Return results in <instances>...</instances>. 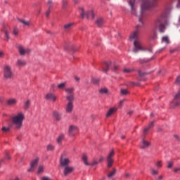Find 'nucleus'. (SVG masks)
<instances>
[{"mask_svg": "<svg viewBox=\"0 0 180 180\" xmlns=\"http://www.w3.org/2000/svg\"><path fill=\"white\" fill-rule=\"evenodd\" d=\"M54 148H56V147H54L53 145L51 144H49L46 147V150L47 151H53V150H54Z\"/></svg>", "mask_w": 180, "mask_h": 180, "instance_id": "obj_38", "label": "nucleus"}, {"mask_svg": "<svg viewBox=\"0 0 180 180\" xmlns=\"http://www.w3.org/2000/svg\"><path fill=\"white\" fill-rule=\"evenodd\" d=\"M18 49L20 56H25V54H29V53H30V49H25V48H23L22 46H18Z\"/></svg>", "mask_w": 180, "mask_h": 180, "instance_id": "obj_14", "label": "nucleus"}, {"mask_svg": "<svg viewBox=\"0 0 180 180\" xmlns=\"http://www.w3.org/2000/svg\"><path fill=\"white\" fill-rule=\"evenodd\" d=\"M129 4L131 6L132 15H136V6L134 5V1L130 0L129 1Z\"/></svg>", "mask_w": 180, "mask_h": 180, "instance_id": "obj_23", "label": "nucleus"}, {"mask_svg": "<svg viewBox=\"0 0 180 180\" xmlns=\"http://www.w3.org/2000/svg\"><path fill=\"white\" fill-rule=\"evenodd\" d=\"M125 176H126V178H130L131 174L129 173H127V174H125Z\"/></svg>", "mask_w": 180, "mask_h": 180, "instance_id": "obj_57", "label": "nucleus"}, {"mask_svg": "<svg viewBox=\"0 0 180 180\" xmlns=\"http://www.w3.org/2000/svg\"><path fill=\"white\" fill-rule=\"evenodd\" d=\"M44 165H39L38 167L37 174H43L44 172Z\"/></svg>", "mask_w": 180, "mask_h": 180, "instance_id": "obj_30", "label": "nucleus"}, {"mask_svg": "<svg viewBox=\"0 0 180 180\" xmlns=\"http://www.w3.org/2000/svg\"><path fill=\"white\" fill-rule=\"evenodd\" d=\"M71 162V160L68 158H64L63 156L60 157V164L61 167H67L70 165V163Z\"/></svg>", "mask_w": 180, "mask_h": 180, "instance_id": "obj_11", "label": "nucleus"}, {"mask_svg": "<svg viewBox=\"0 0 180 180\" xmlns=\"http://www.w3.org/2000/svg\"><path fill=\"white\" fill-rule=\"evenodd\" d=\"M77 133H78V127L75 125H70L68 129L69 136H70V137H74Z\"/></svg>", "mask_w": 180, "mask_h": 180, "instance_id": "obj_10", "label": "nucleus"}, {"mask_svg": "<svg viewBox=\"0 0 180 180\" xmlns=\"http://www.w3.org/2000/svg\"><path fill=\"white\" fill-rule=\"evenodd\" d=\"M75 169V168L72 166H69V165L65 166L63 174L65 176H67V175H69V174L74 172Z\"/></svg>", "mask_w": 180, "mask_h": 180, "instance_id": "obj_13", "label": "nucleus"}, {"mask_svg": "<svg viewBox=\"0 0 180 180\" xmlns=\"http://www.w3.org/2000/svg\"><path fill=\"white\" fill-rule=\"evenodd\" d=\"M174 167V161H168L167 162V168L171 169Z\"/></svg>", "mask_w": 180, "mask_h": 180, "instance_id": "obj_40", "label": "nucleus"}, {"mask_svg": "<svg viewBox=\"0 0 180 180\" xmlns=\"http://www.w3.org/2000/svg\"><path fill=\"white\" fill-rule=\"evenodd\" d=\"M6 158L7 160H11V156H9V155L8 153L6 154Z\"/></svg>", "mask_w": 180, "mask_h": 180, "instance_id": "obj_56", "label": "nucleus"}, {"mask_svg": "<svg viewBox=\"0 0 180 180\" xmlns=\"http://www.w3.org/2000/svg\"><path fill=\"white\" fill-rule=\"evenodd\" d=\"M6 103L8 106H15V105L18 103V100H16V98H11L6 100Z\"/></svg>", "mask_w": 180, "mask_h": 180, "instance_id": "obj_19", "label": "nucleus"}, {"mask_svg": "<svg viewBox=\"0 0 180 180\" xmlns=\"http://www.w3.org/2000/svg\"><path fill=\"white\" fill-rule=\"evenodd\" d=\"M75 81L79 82V77H78L77 76L75 77Z\"/></svg>", "mask_w": 180, "mask_h": 180, "instance_id": "obj_60", "label": "nucleus"}, {"mask_svg": "<svg viewBox=\"0 0 180 180\" xmlns=\"http://www.w3.org/2000/svg\"><path fill=\"white\" fill-rule=\"evenodd\" d=\"M164 178V176H162V175H160L157 179L156 180H162Z\"/></svg>", "mask_w": 180, "mask_h": 180, "instance_id": "obj_52", "label": "nucleus"}, {"mask_svg": "<svg viewBox=\"0 0 180 180\" xmlns=\"http://www.w3.org/2000/svg\"><path fill=\"white\" fill-rule=\"evenodd\" d=\"M50 9L49 8V10L46 12V13H45V15H46V17H48L49 16V15H50Z\"/></svg>", "mask_w": 180, "mask_h": 180, "instance_id": "obj_54", "label": "nucleus"}, {"mask_svg": "<svg viewBox=\"0 0 180 180\" xmlns=\"http://www.w3.org/2000/svg\"><path fill=\"white\" fill-rule=\"evenodd\" d=\"M150 174L153 176H155V175H158V174H160V172H158V169H154V167H151L150 168Z\"/></svg>", "mask_w": 180, "mask_h": 180, "instance_id": "obj_29", "label": "nucleus"}, {"mask_svg": "<svg viewBox=\"0 0 180 180\" xmlns=\"http://www.w3.org/2000/svg\"><path fill=\"white\" fill-rule=\"evenodd\" d=\"M180 105V90L174 96V106H179Z\"/></svg>", "mask_w": 180, "mask_h": 180, "instance_id": "obj_20", "label": "nucleus"}, {"mask_svg": "<svg viewBox=\"0 0 180 180\" xmlns=\"http://www.w3.org/2000/svg\"><path fill=\"white\" fill-rule=\"evenodd\" d=\"M117 110V108H110L107 114H106V117H110V116H112V115H113V113H115V112H116Z\"/></svg>", "mask_w": 180, "mask_h": 180, "instance_id": "obj_25", "label": "nucleus"}, {"mask_svg": "<svg viewBox=\"0 0 180 180\" xmlns=\"http://www.w3.org/2000/svg\"><path fill=\"white\" fill-rule=\"evenodd\" d=\"M161 161H158L155 164L157 168H161L162 167V164Z\"/></svg>", "mask_w": 180, "mask_h": 180, "instance_id": "obj_45", "label": "nucleus"}, {"mask_svg": "<svg viewBox=\"0 0 180 180\" xmlns=\"http://www.w3.org/2000/svg\"><path fill=\"white\" fill-rule=\"evenodd\" d=\"M66 99L67 101H68V102H70L71 103H74V99H75L74 94H68L66 96Z\"/></svg>", "mask_w": 180, "mask_h": 180, "instance_id": "obj_28", "label": "nucleus"}, {"mask_svg": "<svg viewBox=\"0 0 180 180\" xmlns=\"http://www.w3.org/2000/svg\"><path fill=\"white\" fill-rule=\"evenodd\" d=\"M103 23H105V20L102 18H99L96 20V25H98V27L103 26Z\"/></svg>", "mask_w": 180, "mask_h": 180, "instance_id": "obj_26", "label": "nucleus"}, {"mask_svg": "<svg viewBox=\"0 0 180 180\" xmlns=\"http://www.w3.org/2000/svg\"><path fill=\"white\" fill-rule=\"evenodd\" d=\"M154 123H155V122L153 121L152 122H150V124L147 127H146L143 129L144 134H147V132L148 131V130H150V129H153L154 127Z\"/></svg>", "mask_w": 180, "mask_h": 180, "instance_id": "obj_27", "label": "nucleus"}, {"mask_svg": "<svg viewBox=\"0 0 180 180\" xmlns=\"http://www.w3.org/2000/svg\"><path fill=\"white\" fill-rule=\"evenodd\" d=\"M174 172H180V167L174 168Z\"/></svg>", "mask_w": 180, "mask_h": 180, "instance_id": "obj_51", "label": "nucleus"}, {"mask_svg": "<svg viewBox=\"0 0 180 180\" xmlns=\"http://www.w3.org/2000/svg\"><path fill=\"white\" fill-rule=\"evenodd\" d=\"M0 57H4V52L0 50Z\"/></svg>", "mask_w": 180, "mask_h": 180, "instance_id": "obj_59", "label": "nucleus"}, {"mask_svg": "<svg viewBox=\"0 0 180 180\" xmlns=\"http://www.w3.org/2000/svg\"><path fill=\"white\" fill-rule=\"evenodd\" d=\"M121 95H129V91L127 89H121Z\"/></svg>", "mask_w": 180, "mask_h": 180, "instance_id": "obj_41", "label": "nucleus"}, {"mask_svg": "<svg viewBox=\"0 0 180 180\" xmlns=\"http://www.w3.org/2000/svg\"><path fill=\"white\" fill-rule=\"evenodd\" d=\"M140 16L141 18H139V22L141 25H138L136 26V30L134 31L130 34V37H129L130 41H134L133 52L139 53V51H146L147 53H153V49L145 48L144 46H143V44H141V41L139 38V37L140 36V30H139V28L142 27L143 25H144V22L143 21V19L144 18L143 11L141 12Z\"/></svg>", "mask_w": 180, "mask_h": 180, "instance_id": "obj_1", "label": "nucleus"}, {"mask_svg": "<svg viewBox=\"0 0 180 180\" xmlns=\"http://www.w3.org/2000/svg\"><path fill=\"white\" fill-rule=\"evenodd\" d=\"M157 6V0H142L141 11L151 9Z\"/></svg>", "mask_w": 180, "mask_h": 180, "instance_id": "obj_4", "label": "nucleus"}, {"mask_svg": "<svg viewBox=\"0 0 180 180\" xmlns=\"http://www.w3.org/2000/svg\"><path fill=\"white\" fill-rule=\"evenodd\" d=\"M109 91L106 88H102L99 89V93L103 95L104 94H108Z\"/></svg>", "mask_w": 180, "mask_h": 180, "instance_id": "obj_36", "label": "nucleus"}, {"mask_svg": "<svg viewBox=\"0 0 180 180\" xmlns=\"http://www.w3.org/2000/svg\"><path fill=\"white\" fill-rule=\"evenodd\" d=\"M11 123L16 130H20L23 126V120H25V114L18 112L17 115L11 117Z\"/></svg>", "mask_w": 180, "mask_h": 180, "instance_id": "obj_3", "label": "nucleus"}, {"mask_svg": "<svg viewBox=\"0 0 180 180\" xmlns=\"http://www.w3.org/2000/svg\"><path fill=\"white\" fill-rule=\"evenodd\" d=\"M65 5H67V1H63V6H65Z\"/></svg>", "mask_w": 180, "mask_h": 180, "instance_id": "obj_63", "label": "nucleus"}, {"mask_svg": "<svg viewBox=\"0 0 180 180\" xmlns=\"http://www.w3.org/2000/svg\"><path fill=\"white\" fill-rule=\"evenodd\" d=\"M174 138H176V140H180L179 136L178 135H174Z\"/></svg>", "mask_w": 180, "mask_h": 180, "instance_id": "obj_61", "label": "nucleus"}, {"mask_svg": "<svg viewBox=\"0 0 180 180\" xmlns=\"http://www.w3.org/2000/svg\"><path fill=\"white\" fill-rule=\"evenodd\" d=\"M65 137V136L64 135V134H61L60 135H59V136L57 139V143L58 144H61V141H63V140Z\"/></svg>", "mask_w": 180, "mask_h": 180, "instance_id": "obj_31", "label": "nucleus"}, {"mask_svg": "<svg viewBox=\"0 0 180 180\" xmlns=\"http://www.w3.org/2000/svg\"><path fill=\"white\" fill-rule=\"evenodd\" d=\"M52 115L53 117L55 119V120H56V122H60V120H61L62 114L60 112L53 110Z\"/></svg>", "mask_w": 180, "mask_h": 180, "instance_id": "obj_17", "label": "nucleus"}, {"mask_svg": "<svg viewBox=\"0 0 180 180\" xmlns=\"http://www.w3.org/2000/svg\"><path fill=\"white\" fill-rule=\"evenodd\" d=\"M151 146V143L144 139H142V142L141 144V148L142 150H146V148H148Z\"/></svg>", "mask_w": 180, "mask_h": 180, "instance_id": "obj_16", "label": "nucleus"}, {"mask_svg": "<svg viewBox=\"0 0 180 180\" xmlns=\"http://www.w3.org/2000/svg\"><path fill=\"white\" fill-rule=\"evenodd\" d=\"M45 98L47 101H52V102H56V101H57V96L51 93L46 94Z\"/></svg>", "mask_w": 180, "mask_h": 180, "instance_id": "obj_18", "label": "nucleus"}, {"mask_svg": "<svg viewBox=\"0 0 180 180\" xmlns=\"http://www.w3.org/2000/svg\"><path fill=\"white\" fill-rule=\"evenodd\" d=\"M17 67H25L26 65V60L18 59L16 62Z\"/></svg>", "mask_w": 180, "mask_h": 180, "instance_id": "obj_24", "label": "nucleus"}, {"mask_svg": "<svg viewBox=\"0 0 180 180\" xmlns=\"http://www.w3.org/2000/svg\"><path fill=\"white\" fill-rule=\"evenodd\" d=\"M175 84H177V85L180 84V76L176 79Z\"/></svg>", "mask_w": 180, "mask_h": 180, "instance_id": "obj_47", "label": "nucleus"}, {"mask_svg": "<svg viewBox=\"0 0 180 180\" xmlns=\"http://www.w3.org/2000/svg\"><path fill=\"white\" fill-rule=\"evenodd\" d=\"M82 159L84 165H90L91 167H94L99 164V162L95 160H94L91 163L88 162V156H86L85 154L82 155Z\"/></svg>", "mask_w": 180, "mask_h": 180, "instance_id": "obj_7", "label": "nucleus"}, {"mask_svg": "<svg viewBox=\"0 0 180 180\" xmlns=\"http://www.w3.org/2000/svg\"><path fill=\"white\" fill-rule=\"evenodd\" d=\"M133 71H134L133 69H124V72H125V74H130V72H133Z\"/></svg>", "mask_w": 180, "mask_h": 180, "instance_id": "obj_42", "label": "nucleus"}, {"mask_svg": "<svg viewBox=\"0 0 180 180\" xmlns=\"http://www.w3.org/2000/svg\"><path fill=\"white\" fill-rule=\"evenodd\" d=\"M74 110V103L68 102L65 107L66 113H72Z\"/></svg>", "mask_w": 180, "mask_h": 180, "instance_id": "obj_15", "label": "nucleus"}, {"mask_svg": "<svg viewBox=\"0 0 180 180\" xmlns=\"http://www.w3.org/2000/svg\"><path fill=\"white\" fill-rule=\"evenodd\" d=\"M5 36L6 37V39L8 40L9 39V32H8V30H5Z\"/></svg>", "mask_w": 180, "mask_h": 180, "instance_id": "obj_48", "label": "nucleus"}, {"mask_svg": "<svg viewBox=\"0 0 180 180\" xmlns=\"http://www.w3.org/2000/svg\"><path fill=\"white\" fill-rule=\"evenodd\" d=\"M11 180H20L19 178L16 177L15 179H11Z\"/></svg>", "mask_w": 180, "mask_h": 180, "instance_id": "obj_64", "label": "nucleus"}, {"mask_svg": "<svg viewBox=\"0 0 180 180\" xmlns=\"http://www.w3.org/2000/svg\"><path fill=\"white\" fill-rule=\"evenodd\" d=\"M18 33H19V32L18 31V30H16V29L13 30L14 36H18Z\"/></svg>", "mask_w": 180, "mask_h": 180, "instance_id": "obj_49", "label": "nucleus"}, {"mask_svg": "<svg viewBox=\"0 0 180 180\" xmlns=\"http://www.w3.org/2000/svg\"><path fill=\"white\" fill-rule=\"evenodd\" d=\"M116 169H112V172H110L108 174V178H112V176H115L116 175Z\"/></svg>", "mask_w": 180, "mask_h": 180, "instance_id": "obj_34", "label": "nucleus"}, {"mask_svg": "<svg viewBox=\"0 0 180 180\" xmlns=\"http://www.w3.org/2000/svg\"><path fill=\"white\" fill-rule=\"evenodd\" d=\"M65 86H67V82H63V83H60L59 84H58V88L59 89H65Z\"/></svg>", "mask_w": 180, "mask_h": 180, "instance_id": "obj_32", "label": "nucleus"}, {"mask_svg": "<svg viewBox=\"0 0 180 180\" xmlns=\"http://www.w3.org/2000/svg\"><path fill=\"white\" fill-rule=\"evenodd\" d=\"M20 23H22L25 26H30V21H25V20L18 19Z\"/></svg>", "mask_w": 180, "mask_h": 180, "instance_id": "obj_33", "label": "nucleus"}, {"mask_svg": "<svg viewBox=\"0 0 180 180\" xmlns=\"http://www.w3.org/2000/svg\"><path fill=\"white\" fill-rule=\"evenodd\" d=\"M104 158L103 157L101 156L98 160V162H102V161H103Z\"/></svg>", "mask_w": 180, "mask_h": 180, "instance_id": "obj_55", "label": "nucleus"}, {"mask_svg": "<svg viewBox=\"0 0 180 180\" xmlns=\"http://www.w3.org/2000/svg\"><path fill=\"white\" fill-rule=\"evenodd\" d=\"M148 61L150 60H146V61H144V60H140L139 62L141 63V64H144V63H148Z\"/></svg>", "mask_w": 180, "mask_h": 180, "instance_id": "obj_53", "label": "nucleus"}, {"mask_svg": "<svg viewBox=\"0 0 180 180\" xmlns=\"http://www.w3.org/2000/svg\"><path fill=\"white\" fill-rule=\"evenodd\" d=\"M124 101H126L125 99L121 100L120 101V106L122 107L123 105V103H124Z\"/></svg>", "mask_w": 180, "mask_h": 180, "instance_id": "obj_50", "label": "nucleus"}, {"mask_svg": "<svg viewBox=\"0 0 180 180\" xmlns=\"http://www.w3.org/2000/svg\"><path fill=\"white\" fill-rule=\"evenodd\" d=\"M1 130H2V131H4V133H8V131H9L10 129H9V127L6 128L5 127H3Z\"/></svg>", "mask_w": 180, "mask_h": 180, "instance_id": "obj_46", "label": "nucleus"}, {"mask_svg": "<svg viewBox=\"0 0 180 180\" xmlns=\"http://www.w3.org/2000/svg\"><path fill=\"white\" fill-rule=\"evenodd\" d=\"M99 79L98 78H95V77H93L91 79V82L94 84V85H98V84H99Z\"/></svg>", "mask_w": 180, "mask_h": 180, "instance_id": "obj_35", "label": "nucleus"}, {"mask_svg": "<svg viewBox=\"0 0 180 180\" xmlns=\"http://www.w3.org/2000/svg\"><path fill=\"white\" fill-rule=\"evenodd\" d=\"M80 11H82V13H80L81 17L82 18V19H84V18H85V16H86L87 19H89V18H92V19H94V18H95V14H94V11H90L89 12H87L85 14V12L84 11V8H80Z\"/></svg>", "mask_w": 180, "mask_h": 180, "instance_id": "obj_9", "label": "nucleus"}, {"mask_svg": "<svg viewBox=\"0 0 180 180\" xmlns=\"http://www.w3.org/2000/svg\"><path fill=\"white\" fill-rule=\"evenodd\" d=\"M177 8H180V0H178Z\"/></svg>", "mask_w": 180, "mask_h": 180, "instance_id": "obj_62", "label": "nucleus"}, {"mask_svg": "<svg viewBox=\"0 0 180 180\" xmlns=\"http://www.w3.org/2000/svg\"><path fill=\"white\" fill-rule=\"evenodd\" d=\"M138 74L139 75V77H144V75H148V72H141V70H139L138 71Z\"/></svg>", "mask_w": 180, "mask_h": 180, "instance_id": "obj_44", "label": "nucleus"}, {"mask_svg": "<svg viewBox=\"0 0 180 180\" xmlns=\"http://www.w3.org/2000/svg\"><path fill=\"white\" fill-rule=\"evenodd\" d=\"M113 157H115V151L111 150L108 155L107 156L108 168H110L112 167V165H113Z\"/></svg>", "mask_w": 180, "mask_h": 180, "instance_id": "obj_8", "label": "nucleus"}, {"mask_svg": "<svg viewBox=\"0 0 180 180\" xmlns=\"http://www.w3.org/2000/svg\"><path fill=\"white\" fill-rule=\"evenodd\" d=\"M103 71L104 72H108L109 70H112V71H117L119 70V66L115 63H112V61L104 62L102 65Z\"/></svg>", "mask_w": 180, "mask_h": 180, "instance_id": "obj_5", "label": "nucleus"}, {"mask_svg": "<svg viewBox=\"0 0 180 180\" xmlns=\"http://www.w3.org/2000/svg\"><path fill=\"white\" fill-rule=\"evenodd\" d=\"M39 164V158H36L35 160H32L31 162L30 168L28 169V172H33L34 171V169L37 167V165Z\"/></svg>", "mask_w": 180, "mask_h": 180, "instance_id": "obj_12", "label": "nucleus"}, {"mask_svg": "<svg viewBox=\"0 0 180 180\" xmlns=\"http://www.w3.org/2000/svg\"><path fill=\"white\" fill-rule=\"evenodd\" d=\"M65 92L67 94H69V95L72 94V92H74V88H70V89H65Z\"/></svg>", "mask_w": 180, "mask_h": 180, "instance_id": "obj_39", "label": "nucleus"}, {"mask_svg": "<svg viewBox=\"0 0 180 180\" xmlns=\"http://www.w3.org/2000/svg\"><path fill=\"white\" fill-rule=\"evenodd\" d=\"M48 6H49V9H51V8H53V1L52 0H48Z\"/></svg>", "mask_w": 180, "mask_h": 180, "instance_id": "obj_43", "label": "nucleus"}, {"mask_svg": "<svg viewBox=\"0 0 180 180\" xmlns=\"http://www.w3.org/2000/svg\"><path fill=\"white\" fill-rule=\"evenodd\" d=\"M168 25V20L167 19V15L162 14L157 18L155 20V27L158 29L160 33H164Z\"/></svg>", "mask_w": 180, "mask_h": 180, "instance_id": "obj_2", "label": "nucleus"}, {"mask_svg": "<svg viewBox=\"0 0 180 180\" xmlns=\"http://www.w3.org/2000/svg\"><path fill=\"white\" fill-rule=\"evenodd\" d=\"M29 108H30V100H27L24 105L25 109H29Z\"/></svg>", "mask_w": 180, "mask_h": 180, "instance_id": "obj_37", "label": "nucleus"}, {"mask_svg": "<svg viewBox=\"0 0 180 180\" xmlns=\"http://www.w3.org/2000/svg\"><path fill=\"white\" fill-rule=\"evenodd\" d=\"M175 51H176V49H171L170 50V53H171V54H172L173 53H175Z\"/></svg>", "mask_w": 180, "mask_h": 180, "instance_id": "obj_58", "label": "nucleus"}, {"mask_svg": "<svg viewBox=\"0 0 180 180\" xmlns=\"http://www.w3.org/2000/svg\"><path fill=\"white\" fill-rule=\"evenodd\" d=\"M4 77L6 79H13L15 78V74L12 70V67L9 65H5L4 67Z\"/></svg>", "mask_w": 180, "mask_h": 180, "instance_id": "obj_6", "label": "nucleus"}, {"mask_svg": "<svg viewBox=\"0 0 180 180\" xmlns=\"http://www.w3.org/2000/svg\"><path fill=\"white\" fill-rule=\"evenodd\" d=\"M73 26H74V22H68L64 25L63 29L65 32H70V30L72 29Z\"/></svg>", "mask_w": 180, "mask_h": 180, "instance_id": "obj_22", "label": "nucleus"}, {"mask_svg": "<svg viewBox=\"0 0 180 180\" xmlns=\"http://www.w3.org/2000/svg\"><path fill=\"white\" fill-rule=\"evenodd\" d=\"M161 43L162 44H165V46H168V44H169V43H171V41L169 40V37L165 35L163 36L161 39Z\"/></svg>", "mask_w": 180, "mask_h": 180, "instance_id": "obj_21", "label": "nucleus"}]
</instances>
